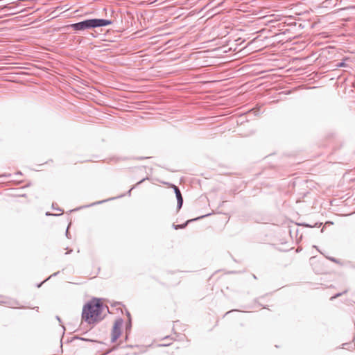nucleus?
Segmentation results:
<instances>
[{"mask_svg": "<svg viewBox=\"0 0 355 355\" xmlns=\"http://www.w3.org/2000/svg\"><path fill=\"white\" fill-rule=\"evenodd\" d=\"M104 302H109L111 307L115 308L116 311H128L125 306L121 302H110L108 300L93 297L90 300L87 302L83 306L82 311H110L107 304Z\"/></svg>", "mask_w": 355, "mask_h": 355, "instance_id": "obj_1", "label": "nucleus"}, {"mask_svg": "<svg viewBox=\"0 0 355 355\" xmlns=\"http://www.w3.org/2000/svg\"><path fill=\"white\" fill-rule=\"evenodd\" d=\"M103 312H82V319L89 324H96L105 317Z\"/></svg>", "mask_w": 355, "mask_h": 355, "instance_id": "obj_2", "label": "nucleus"}, {"mask_svg": "<svg viewBox=\"0 0 355 355\" xmlns=\"http://www.w3.org/2000/svg\"><path fill=\"white\" fill-rule=\"evenodd\" d=\"M67 27L71 28L76 32L95 28L94 26L93 18L87 19L77 23L71 24L68 25Z\"/></svg>", "mask_w": 355, "mask_h": 355, "instance_id": "obj_3", "label": "nucleus"}, {"mask_svg": "<svg viewBox=\"0 0 355 355\" xmlns=\"http://www.w3.org/2000/svg\"><path fill=\"white\" fill-rule=\"evenodd\" d=\"M124 324L123 319L119 318H117L113 325V328L111 333V342L114 343L120 337L121 334V328Z\"/></svg>", "mask_w": 355, "mask_h": 355, "instance_id": "obj_4", "label": "nucleus"}, {"mask_svg": "<svg viewBox=\"0 0 355 355\" xmlns=\"http://www.w3.org/2000/svg\"><path fill=\"white\" fill-rule=\"evenodd\" d=\"M210 214H205V215H202V216H198V217H196L195 218H192V219H189V220H187L186 222H184V223L182 224H178V225H175V224H173V227L175 229V230H179V229H184L185 228L189 223H191V222H193V221H196V220H200L205 217H207L208 216H209Z\"/></svg>", "mask_w": 355, "mask_h": 355, "instance_id": "obj_5", "label": "nucleus"}, {"mask_svg": "<svg viewBox=\"0 0 355 355\" xmlns=\"http://www.w3.org/2000/svg\"><path fill=\"white\" fill-rule=\"evenodd\" d=\"M94 28L104 27L113 24L110 19L93 18Z\"/></svg>", "mask_w": 355, "mask_h": 355, "instance_id": "obj_6", "label": "nucleus"}, {"mask_svg": "<svg viewBox=\"0 0 355 355\" xmlns=\"http://www.w3.org/2000/svg\"><path fill=\"white\" fill-rule=\"evenodd\" d=\"M5 304L7 307L12 309H23L24 306H21L19 302L13 299H7L1 302Z\"/></svg>", "mask_w": 355, "mask_h": 355, "instance_id": "obj_7", "label": "nucleus"}, {"mask_svg": "<svg viewBox=\"0 0 355 355\" xmlns=\"http://www.w3.org/2000/svg\"><path fill=\"white\" fill-rule=\"evenodd\" d=\"M126 316L128 318V322L125 324V333H126V338L128 337V334L131 330L132 328V318L130 315V312H126Z\"/></svg>", "mask_w": 355, "mask_h": 355, "instance_id": "obj_8", "label": "nucleus"}, {"mask_svg": "<svg viewBox=\"0 0 355 355\" xmlns=\"http://www.w3.org/2000/svg\"><path fill=\"white\" fill-rule=\"evenodd\" d=\"M146 180H148V178L146 177V178H143L142 180H141L140 181H139L135 185L132 186L130 190L127 192V195L128 196H131V191L132 190H133L135 188H136L137 186H139V184H141V183H143L144 181H146Z\"/></svg>", "mask_w": 355, "mask_h": 355, "instance_id": "obj_9", "label": "nucleus"}, {"mask_svg": "<svg viewBox=\"0 0 355 355\" xmlns=\"http://www.w3.org/2000/svg\"><path fill=\"white\" fill-rule=\"evenodd\" d=\"M171 186L174 190V193L175 194L176 198H178V197H180L182 196L181 193V191L178 186H176L175 184H171Z\"/></svg>", "mask_w": 355, "mask_h": 355, "instance_id": "obj_10", "label": "nucleus"}, {"mask_svg": "<svg viewBox=\"0 0 355 355\" xmlns=\"http://www.w3.org/2000/svg\"><path fill=\"white\" fill-rule=\"evenodd\" d=\"M116 198H110V199H107V200H100V201H96L95 202H93L89 205H86V206H84L83 207H92V206H94V205H100V204H103L108 200H113V199H115Z\"/></svg>", "mask_w": 355, "mask_h": 355, "instance_id": "obj_11", "label": "nucleus"}, {"mask_svg": "<svg viewBox=\"0 0 355 355\" xmlns=\"http://www.w3.org/2000/svg\"><path fill=\"white\" fill-rule=\"evenodd\" d=\"M182 205H183V197L182 196L180 197H178V198H177V209H178V211H179L182 208Z\"/></svg>", "mask_w": 355, "mask_h": 355, "instance_id": "obj_12", "label": "nucleus"}, {"mask_svg": "<svg viewBox=\"0 0 355 355\" xmlns=\"http://www.w3.org/2000/svg\"><path fill=\"white\" fill-rule=\"evenodd\" d=\"M345 60H347V58H345L343 60L340 61V62H337L336 64H335V67H337V68H340V67H347V64L345 62Z\"/></svg>", "mask_w": 355, "mask_h": 355, "instance_id": "obj_13", "label": "nucleus"}, {"mask_svg": "<svg viewBox=\"0 0 355 355\" xmlns=\"http://www.w3.org/2000/svg\"><path fill=\"white\" fill-rule=\"evenodd\" d=\"M347 291H343L342 293H338L335 294L334 295H333L332 297H331L330 300H334V299L341 296L343 294L346 293Z\"/></svg>", "mask_w": 355, "mask_h": 355, "instance_id": "obj_14", "label": "nucleus"}, {"mask_svg": "<svg viewBox=\"0 0 355 355\" xmlns=\"http://www.w3.org/2000/svg\"><path fill=\"white\" fill-rule=\"evenodd\" d=\"M60 273V271H58L56 272H54L53 275H50L49 277H47L46 279L44 280V282H46L49 279H50L52 277H55Z\"/></svg>", "mask_w": 355, "mask_h": 355, "instance_id": "obj_15", "label": "nucleus"}, {"mask_svg": "<svg viewBox=\"0 0 355 355\" xmlns=\"http://www.w3.org/2000/svg\"><path fill=\"white\" fill-rule=\"evenodd\" d=\"M327 258L331 261L332 262H334V263H338V260L334 257H327Z\"/></svg>", "mask_w": 355, "mask_h": 355, "instance_id": "obj_16", "label": "nucleus"}, {"mask_svg": "<svg viewBox=\"0 0 355 355\" xmlns=\"http://www.w3.org/2000/svg\"><path fill=\"white\" fill-rule=\"evenodd\" d=\"M69 225L70 224L68 225L67 228V230H66V232H65V235L68 238V239H70L71 238V235H70V233L69 232Z\"/></svg>", "mask_w": 355, "mask_h": 355, "instance_id": "obj_17", "label": "nucleus"}, {"mask_svg": "<svg viewBox=\"0 0 355 355\" xmlns=\"http://www.w3.org/2000/svg\"><path fill=\"white\" fill-rule=\"evenodd\" d=\"M62 214H52L49 211H47L46 212V216H60Z\"/></svg>", "mask_w": 355, "mask_h": 355, "instance_id": "obj_18", "label": "nucleus"}, {"mask_svg": "<svg viewBox=\"0 0 355 355\" xmlns=\"http://www.w3.org/2000/svg\"><path fill=\"white\" fill-rule=\"evenodd\" d=\"M55 205H56V204L53 203V204H52V209H55V210H61L60 208L56 207V206H55Z\"/></svg>", "mask_w": 355, "mask_h": 355, "instance_id": "obj_19", "label": "nucleus"}, {"mask_svg": "<svg viewBox=\"0 0 355 355\" xmlns=\"http://www.w3.org/2000/svg\"><path fill=\"white\" fill-rule=\"evenodd\" d=\"M44 282H44V281H43V282H42L41 283L38 284L37 285V288L41 287V286H42V285Z\"/></svg>", "mask_w": 355, "mask_h": 355, "instance_id": "obj_20", "label": "nucleus"}, {"mask_svg": "<svg viewBox=\"0 0 355 355\" xmlns=\"http://www.w3.org/2000/svg\"><path fill=\"white\" fill-rule=\"evenodd\" d=\"M303 226H304V227H312V226H311V225H309V224H307V223H304V224H303Z\"/></svg>", "mask_w": 355, "mask_h": 355, "instance_id": "obj_21", "label": "nucleus"}, {"mask_svg": "<svg viewBox=\"0 0 355 355\" xmlns=\"http://www.w3.org/2000/svg\"><path fill=\"white\" fill-rule=\"evenodd\" d=\"M254 115H258L259 114V110L254 111Z\"/></svg>", "mask_w": 355, "mask_h": 355, "instance_id": "obj_22", "label": "nucleus"}, {"mask_svg": "<svg viewBox=\"0 0 355 355\" xmlns=\"http://www.w3.org/2000/svg\"><path fill=\"white\" fill-rule=\"evenodd\" d=\"M170 344L169 343H164V344H162L160 345L161 346H167V345H169Z\"/></svg>", "mask_w": 355, "mask_h": 355, "instance_id": "obj_23", "label": "nucleus"}, {"mask_svg": "<svg viewBox=\"0 0 355 355\" xmlns=\"http://www.w3.org/2000/svg\"><path fill=\"white\" fill-rule=\"evenodd\" d=\"M252 277H253V278H254V279H257V276H256L254 274H253V275H252Z\"/></svg>", "mask_w": 355, "mask_h": 355, "instance_id": "obj_24", "label": "nucleus"}, {"mask_svg": "<svg viewBox=\"0 0 355 355\" xmlns=\"http://www.w3.org/2000/svg\"><path fill=\"white\" fill-rule=\"evenodd\" d=\"M230 311H240V310H239V309H231Z\"/></svg>", "mask_w": 355, "mask_h": 355, "instance_id": "obj_25", "label": "nucleus"}, {"mask_svg": "<svg viewBox=\"0 0 355 355\" xmlns=\"http://www.w3.org/2000/svg\"><path fill=\"white\" fill-rule=\"evenodd\" d=\"M56 318H57V320H58V321H60V318H59L58 316H56Z\"/></svg>", "mask_w": 355, "mask_h": 355, "instance_id": "obj_26", "label": "nucleus"}, {"mask_svg": "<svg viewBox=\"0 0 355 355\" xmlns=\"http://www.w3.org/2000/svg\"><path fill=\"white\" fill-rule=\"evenodd\" d=\"M146 157H139L138 158L139 159H146Z\"/></svg>", "mask_w": 355, "mask_h": 355, "instance_id": "obj_27", "label": "nucleus"}, {"mask_svg": "<svg viewBox=\"0 0 355 355\" xmlns=\"http://www.w3.org/2000/svg\"><path fill=\"white\" fill-rule=\"evenodd\" d=\"M16 174H17V175H18V174L21 175V173L20 171H19V172H17Z\"/></svg>", "mask_w": 355, "mask_h": 355, "instance_id": "obj_28", "label": "nucleus"}, {"mask_svg": "<svg viewBox=\"0 0 355 355\" xmlns=\"http://www.w3.org/2000/svg\"><path fill=\"white\" fill-rule=\"evenodd\" d=\"M72 252V250H70L68 252H67L66 254H69V253H71Z\"/></svg>", "mask_w": 355, "mask_h": 355, "instance_id": "obj_29", "label": "nucleus"}, {"mask_svg": "<svg viewBox=\"0 0 355 355\" xmlns=\"http://www.w3.org/2000/svg\"><path fill=\"white\" fill-rule=\"evenodd\" d=\"M125 196V195H124V194H123V195H121L120 196H119L118 198H121V197H123V196Z\"/></svg>", "mask_w": 355, "mask_h": 355, "instance_id": "obj_30", "label": "nucleus"}, {"mask_svg": "<svg viewBox=\"0 0 355 355\" xmlns=\"http://www.w3.org/2000/svg\"><path fill=\"white\" fill-rule=\"evenodd\" d=\"M168 338H169V336H166V337H165V338H164V339H168Z\"/></svg>", "mask_w": 355, "mask_h": 355, "instance_id": "obj_31", "label": "nucleus"}, {"mask_svg": "<svg viewBox=\"0 0 355 355\" xmlns=\"http://www.w3.org/2000/svg\"><path fill=\"white\" fill-rule=\"evenodd\" d=\"M102 355H105V354H102Z\"/></svg>", "mask_w": 355, "mask_h": 355, "instance_id": "obj_32", "label": "nucleus"}]
</instances>
